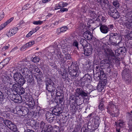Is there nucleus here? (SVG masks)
<instances>
[{
  "label": "nucleus",
  "mask_w": 132,
  "mask_h": 132,
  "mask_svg": "<svg viewBox=\"0 0 132 132\" xmlns=\"http://www.w3.org/2000/svg\"><path fill=\"white\" fill-rule=\"evenodd\" d=\"M115 107V106L114 104L112 102H109L106 108L108 112L113 117H117L119 114V110L118 109H116V111L117 112L113 111V109Z\"/></svg>",
  "instance_id": "obj_1"
},
{
  "label": "nucleus",
  "mask_w": 132,
  "mask_h": 132,
  "mask_svg": "<svg viewBox=\"0 0 132 132\" xmlns=\"http://www.w3.org/2000/svg\"><path fill=\"white\" fill-rule=\"evenodd\" d=\"M109 11L108 12L109 15L113 18L116 19L119 18V13L117 10L112 6L109 7Z\"/></svg>",
  "instance_id": "obj_2"
},
{
  "label": "nucleus",
  "mask_w": 132,
  "mask_h": 132,
  "mask_svg": "<svg viewBox=\"0 0 132 132\" xmlns=\"http://www.w3.org/2000/svg\"><path fill=\"white\" fill-rule=\"evenodd\" d=\"M4 122L5 125L11 130L14 132L17 131V128L16 126L11 121L9 120H4Z\"/></svg>",
  "instance_id": "obj_3"
},
{
  "label": "nucleus",
  "mask_w": 132,
  "mask_h": 132,
  "mask_svg": "<svg viewBox=\"0 0 132 132\" xmlns=\"http://www.w3.org/2000/svg\"><path fill=\"white\" fill-rule=\"evenodd\" d=\"M71 66L73 69L72 72H71V75L74 77H77L79 75V71L77 65L75 63H72Z\"/></svg>",
  "instance_id": "obj_4"
},
{
  "label": "nucleus",
  "mask_w": 132,
  "mask_h": 132,
  "mask_svg": "<svg viewBox=\"0 0 132 132\" xmlns=\"http://www.w3.org/2000/svg\"><path fill=\"white\" fill-rule=\"evenodd\" d=\"M76 97H79L81 96L82 98H83L84 97L87 96L88 95L87 93L85 92L82 90L80 88H77L76 90Z\"/></svg>",
  "instance_id": "obj_5"
},
{
  "label": "nucleus",
  "mask_w": 132,
  "mask_h": 132,
  "mask_svg": "<svg viewBox=\"0 0 132 132\" xmlns=\"http://www.w3.org/2000/svg\"><path fill=\"white\" fill-rule=\"evenodd\" d=\"M21 107L19 106H17L16 108V111L20 112V115L24 116L28 113V111H27V110H26L25 109L23 110V107H22L21 108L22 109L21 110Z\"/></svg>",
  "instance_id": "obj_6"
},
{
  "label": "nucleus",
  "mask_w": 132,
  "mask_h": 132,
  "mask_svg": "<svg viewBox=\"0 0 132 132\" xmlns=\"http://www.w3.org/2000/svg\"><path fill=\"white\" fill-rule=\"evenodd\" d=\"M92 48L91 47H87L86 48L84 49V54L86 56H89L92 54Z\"/></svg>",
  "instance_id": "obj_7"
},
{
  "label": "nucleus",
  "mask_w": 132,
  "mask_h": 132,
  "mask_svg": "<svg viewBox=\"0 0 132 132\" xmlns=\"http://www.w3.org/2000/svg\"><path fill=\"white\" fill-rule=\"evenodd\" d=\"M54 85H49L46 87V89L51 93V95L52 96L55 93V90L56 87L53 86Z\"/></svg>",
  "instance_id": "obj_8"
},
{
  "label": "nucleus",
  "mask_w": 132,
  "mask_h": 132,
  "mask_svg": "<svg viewBox=\"0 0 132 132\" xmlns=\"http://www.w3.org/2000/svg\"><path fill=\"white\" fill-rule=\"evenodd\" d=\"M84 37L88 40H90L92 39V36L91 33L89 31L85 32L83 35Z\"/></svg>",
  "instance_id": "obj_9"
},
{
  "label": "nucleus",
  "mask_w": 132,
  "mask_h": 132,
  "mask_svg": "<svg viewBox=\"0 0 132 132\" xmlns=\"http://www.w3.org/2000/svg\"><path fill=\"white\" fill-rule=\"evenodd\" d=\"M13 18L12 17L4 23L1 24L0 26V30L4 28L6 26L10 23L13 19Z\"/></svg>",
  "instance_id": "obj_10"
},
{
  "label": "nucleus",
  "mask_w": 132,
  "mask_h": 132,
  "mask_svg": "<svg viewBox=\"0 0 132 132\" xmlns=\"http://www.w3.org/2000/svg\"><path fill=\"white\" fill-rule=\"evenodd\" d=\"M100 29L101 31L104 34L107 33L109 31V28L106 26L101 25L100 27Z\"/></svg>",
  "instance_id": "obj_11"
},
{
  "label": "nucleus",
  "mask_w": 132,
  "mask_h": 132,
  "mask_svg": "<svg viewBox=\"0 0 132 132\" xmlns=\"http://www.w3.org/2000/svg\"><path fill=\"white\" fill-rule=\"evenodd\" d=\"M54 80H55V79L54 78H52L51 79L48 78H47L46 79V87H47V86L49 85H54V82L53 81Z\"/></svg>",
  "instance_id": "obj_12"
},
{
  "label": "nucleus",
  "mask_w": 132,
  "mask_h": 132,
  "mask_svg": "<svg viewBox=\"0 0 132 132\" xmlns=\"http://www.w3.org/2000/svg\"><path fill=\"white\" fill-rule=\"evenodd\" d=\"M124 24L127 28L130 27H132V20L130 19L129 20H126L124 22Z\"/></svg>",
  "instance_id": "obj_13"
},
{
  "label": "nucleus",
  "mask_w": 132,
  "mask_h": 132,
  "mask_svg": "<svg viewBox=\"0 0 132 132\" xmlns=\"http://www.w3.org/2000/svg\"><path fill=\"white\" fill-rule=\"evenodd\" d=\"M14 77L15 80L17 82L22 77V76L19 73L16 72L14 74Z\"/></svg>",
  "instance_id": "obj_14"
},
{
  "label": "nucleus",
  "mask_w": 132,
  "mask_h": 132,
  "mask_svg": "<svg viewBox=\"0 0 132 132\" xmlns=\"http://www.w3.org/2000/svg\"><path fill=\"white\" fill-rule=\"evenodd\" d=\"M9 60V58H6L0 63V69H2L5 65L8 63Z\"/></svg>",
  "instance_id": "obj_15"
},
{
  "label": "nucleus",
  "mask_w": 132,
  "mask_h": 132,
  "mask_svg": "<svg viewBox=\"0 0 132 132\" xmlns=\"http://www.w3.org/2000/svg\"><path fill=\"white\" fill-rule=\"evenodd\" d=\"M61 44L60 45H58V47L60 49V48L62 49H65L67 48V43H64V41H63L62 42Z\"/></svg>",
  "instance_id": "obj_16"
},
{
  "label": "nucleus",
  "mask_w": 132,
  "mask_h": 132,
  "mask_svg": "<svg viewBox=\"0 0 132 132\" xmlns=\"http://www.w3.org/2000/svg\"><path fill=\"white\" fill-rule=\"evenodd\" d=\"M125 124V122L123 121L119 120L116 123L117 128H119V127H123L124 126Z\"/></svg>",
  "instance_id": "obj_17"
},
{
  "label": "nucleus",
  "mask_w": 132,
  "mask_h": 132,
  "mask_svg": "<svg viewBox=\"0 0 132 132\" xmlns=\"http://www.w3.org/2000/svg\"><path fill=\"white\" fill-rule=\"evenodd\" d=\"M10 79V78L9 76H5L3 78V81L4 83L6 85H7L9 83Z\"/></svg>",
  "instance_id": "obj_18"
},
{
  "label": "nucleus",
  "mask_w": 132,
  "mask_h": 132,
  "mask_svg": "<svg viewBox=\"0 0 132 132\" xmlns=\"http://www.w3.org/2000/svg\"><path fill=\"white\" fill-rule=\"evenodd\" d=\"M80 44H81L84 48L87 45V41L84 39L81 38L80 41Z\"/></svg>",
  "instance_id": "obj_19"
},
{
  "label": "nucleus",
  "mask_w": 132,
  "mask_h": 132,
  "mask_svg": "<svg viewBox=\"0 0 132 132\" xmlns=\"http://www.w3.org/2000/svg\"><path fill=\"white\" fill-rule=\"evenodd\" d=\"M35 43V42L34 41H31L28 43H26L25 45L23 47L24 49L25 47H30L34 45Z\"/></svg>",
  "instance_id": "obj_20"
},
{
  "label": "nucleus",
  "mask_w": 132,
  "mask_h": 132,
  "mask_svg": "<svg viewBox=\"0 0 132 132\" xmlns=\"http://www.w3.org/2000/svg\"><path fill=\"white\" fill-rule=\"evenodd\" d=\"M68 29V28L66 26H65L62 27L60 29H57V31L59 33H60L61 32H64Z\"/></svg>",
  "instance_id": "obj_21"
},
{
  "label": "nucleus",
  "mask_w": 132,
  "mask_h": 132,
  "mask_svg": "<svg viewBox=\"0 0 132 132\" xmlns=\"http://www.w3.org/2000/svg\"><path fill=\"white\" fill-rule=\"evenodd\" d=\"M19 85L18 83L14 84L11 89L12 91L14 90L16 92L19 87Z\"/></svg>",
  "instance_id": "obj_22"
},
{
  "label": "nucleus",
  "mask_w": 132,
  "mask_h": 132,
  "mask_svg": "<svg viewBox=\"0 0 132 132\" xmlns=\"http://www.w3.org/2000/svg\"><path fill=\"white\" fill-rule=\"evenodd\" d=\"M21 72L25 76H27L28 75L29 72V69L26 68H24L21 69Z\"/></svg>",
  "instance_id": "obj_23"
},
{
  "label": "nucleus",
  "mask_w": 132,
  "mask_h": 132,
  "mask_svg": "<svg viewBox=\"0 0 132 132\" xmlns=\"http://www.w3.org/2000/svg\"><path fill=\"white\" fill-rule=\"evenodd\" d=\"M25 81L24 79L22 77L19 79V80L17 82H18L19 85L20 84V85H22L25 83Z\"/></svg>",
  "instance_id": "obj_24"
},
{
  "label": "nucleus",
  "mask_w": 132,
  "mask_h": 132,
  "mask_svg": "<svg viewBox=\"0 0 132 132\" xmlns=\"http://www.w3.org/2000/svg\"><path fill=\"white\" fill-rule=\"evenodd\" d=\"M21 96H19L18 97H16L15 98H13V100L15 102L19 103L21 102Z\"/></svg>",
  "instance_id": "obj_25"
},
{
  "label": "nucleus",
  "mask_w": 132,
  "mask_h": 132,
  "mask_svg": "<svg viewBox=\"0 0 132 132\" xmlns=\"http://www.w3.org/2000/svg\"><path fill=\"white\" fill-rule=\"evenodd\" d=\"M10 30L14 35L17 32L18 29L17 28L14 27L13 28L10 29Z\"/></svg>",
  "instance_id": "obj_26"
},
{
  "label": "nucleus",
  "mask_w": 132,
  "mask_h": 132,
  "mask_svg": "<svg viewBox=\"0 0 132 132\" xmlns=\"http://www.w3.org/2000/svg\"><path fill=\"white\" fill-rule=\"evenodd\" d=\"M58 4L60 9L66 7L68 5V4L67 3L62 2H60Z\"/></svg>",
  "instance_id": "obj_27"
},
{
  "label": "nucleus",
  "mask_w": 132,
  "mask_h": 132,
  "mask_svg": "<svg viewBox=\"0 0 132 132\" xmlns=\"http://www.w3.org/2000/svg\"><path fill=\"white\" fill-rule=\"evenodd\" d=\"M102 84V83L100 84L97 86V89L99 91H102L104 88V85H103Z\"/></svg>",
  "instance_id": "obj_28"
},
{
  "label": "nucleus",
  "mask_w": 132,
  "mask_h": 132,
  "mask_svg": "<svg viewBox=\"0 0 132 132\" xmlns=\"http://www.w3.org/2000/svg\"><path fill=\"white\" fill-rule=\"evenodd\" d=\"M36 67V65H30L29 66L28 68L29 70L31 72L33 73L35 67Z\"/></svg>",
  "instance_id": "obj_29"
},
{
  "label": "nucleus",
  "mask_w": 132,
  "mask_h": 132,
  "mask_svg": "<svg viewBox=\"0 0 132 132\" xmlns=\"http://www.w3.org/2000/svg\"><path fill=\"white\" fill-rule=\"evenodd\" d=\"M113 4V6L116 8H118L120 5L119 3L117 1H114Z\"/></svg>",
  "instance_id": "obj_30"
},
{
  "label": "nucleus",
  "mask_w": 132,
  "mask_h": 132,
  "mask_svg": "<svg viewBox=\"0 0 132 132\" xmlns=\"http://www.w3.org/2000/svg\"><path fill=\"white\" fill-rule=\"evenodd\" d=\"M28 102H29V104L31 106H34L35 105V103L34 101V100L32 98L28 100Z\"/></svg>",
  "instance_id": "obj_31"
},
{
  "label": "nucleus",
  "mask_w": 132,
  "mask_h": 132,
  "mask_svg": "<svg viewBox=\"0 0 132 132\" xmlns=\"http://www.w3.org/2000/svg\"><path fill=\"white\" fill-rule=\"evenodd\" d=\"M19 91L20 94H23L25 92V89L22 87H20L19 88Z\"/></svg>",
  "instance_id": "obj_32"
},
{
  "label": "nucleus",
  "mask_w": 132,
  "mask_h": 132,
  "mask_svg": "<svg viewBox=\"0 0 132 132\" xmlns=\"http://www.w3.org/2000/svg\"><path fill=\"white\" fill-rule=\"evenodd\" d=\"M43 21H41L39 20L38 21H34L33 23L35 25H40L42 24L43 23Z\"/></svg>",
  "instance_id": "obj_33"
},
{
  "label": "nucleus",
  "mask_w": 132,
  "mask_h": 132,
  "mask_svg": "<svg viewBox=\"0 0 132 132\" xmlns=\"http://www.w3.org/2000/svg\"><path fill=\"white\" fill-rule=\"evenodd\" d=\"M32 61L34 62H37L39 61V58L38 57L36 56L33 58Z\"/></svg>",
  "instance_id": "obj_34"
},
{
  "label": "nucleus",
  "mask_w": 132,
  "mask_h": 132,
  "mask_svg": "<svg viewBox=\"0 0 132 132\" xmlns=\"http://www.w3.org/2000/svg\"><path fill=\"white\" fill-rule=\"evenodd\" d=\"M55 128L53 129V128L51 127L49 128H47V130L48 132H57L56 130H55Z\"/></svg>",
  "instance_id": "obj_35"
},
{
  "label": "nucleus",
  "mask_w": 132,
  "mask_h": 132,
  "mask_svg": "<svg viewBox=\"0 0 132 132\" xmlns=\"http://www.w3.org/2000/svg\"><path fill=\"white\" fill-rule=\"evenodd\" d=\"M107 53L108 55L111 56V57H114V53L111 50H110L109 51L107 52Z\"/></svg>",
  "instance_id": "obj_36"
},
{
  "label": "nucleus",
  "mask_w": 132,
  "mask_h": 132,
  "mask_svg": "<svg viewBox=\"0 0 132 132\" xmlns=\"http://www.w3.org/2000/svg\"><path fill=\"white\" fill-rule=\"evenodd\" d=\"M4 97L2 92L0 94V103H2L4 100Z\"/></svg>",
  "instance_id": "obj_37"
},
{
  "label": "nucleus",
  "mask_w": 132,
  "mask_h": 132,
  "mask_svg": "<svg viewBox=\"0 0 132 132\" xmlns=\"http://www.w3.org/2000/svg\"><path fill=\"white\" fill-rule=\"evenodd\" d=\"M99 109L101 110L102 111L104 109L103 104L102 103H101L98 106Z\"/></svg>",
  "instance_id": "obj_38"
},
{
  "label": "nucleus",
  "mask_w": 132,
  "mask_h": 132,
  "mask_svg": "<svg viewBox=\"0 0 132 132\" xmlns=\"http://www.w3.org/2000/svg\"><path fill=\"white\" fill-rule=\"evenodd\" d=\"M6 35L7 36L9 37H11L13 35V34L12 33V32L11 33V32L10 31V30L9 31L7 32Z\"/></svg>",
  "instance_id": "obj_39"
},
{
  "label": "nucleus",
  "mask_w": 132,
  "mask_h": 132,
  "mask_svg": "<svg viewBox=\"0 0 132 132\" xmlns=\"http://www.w3.org/2000/svg\"><path fill=\"white\" fill-rule=\"evenodd\" d=\"M78 43L76 40H75L74 41L73 43V45L74 46H76L78 48Z\"/></svg>",
  "instance_id": "obj_40"
},
{
  "label": "nucleus",
  "mask_w": 132,
  "mask_h": 132,
  "mask_svg": "<svg viewBox=\"0 0 132 132\" xmlns=\"http://www.w3.org/2000/svg\"><path fill=\"white\" fill-rule=\"evenodd\" d=\"M90 15L91 17L93 18H94L97 16L96 14L93 11H92L91 12H90Z\"/></svg>",
  "instance_id": "obj_41"
},
{
  "label": "nucleus",
  "mask_w": 132,
  "mask_h": 132,
  "mask_svg": "<svg viewBox=\"0 0 132 132\" xmlns=\"http://www.w3.org/2000/svg\"><path fill=\"white\" fill-rule=\"evenodd\" d=\"M53 116V114L50 113H47L46 115V118L47 119H50L52 117L51 116Z\"/></svg>",
  "instance_id": "obj_42"
},
{
  "label": "nucleus",
  "mask_w": 132,
  "mask_h": 132,
  "mask_svg": "<svg viewBox=\"0 0 132 132\" xmlns=\"http://www.w3.org/2000/svg\"><path fill=\"white\" fill-rule=\"evenodd\" d=\"M39 71V70L38 68L37 67L36 65V67H35L34 72H33V73H35L36 72H38Z\"/></svg>",
  "instance_id": "obj_43"
},
{
  "label": "nucleus",
  "mask_w": 132,
  "mask_h": 132,
  "mask_svg": "<svg viewBox=\"0 0 132 132\" xmlns=\"http://www.w3.org/2000/svg\"><path fill=\"white\" fill-rule=\"evenodd\" d=\"M9 47V46H4L2 48V51H5Z\"/></svg>",
  "instance_id": "obj_44"
},
{
  "label": "nucleus",
  "mask_w": 132,
  "mask_h": 132,
  "mask_svg": "<svg viewBox=\"0 0 132 132\" xmlns=\"http://www.w3.org/2000/svg\"><path fill=\"white\" fill-rule=\"evenodd\" d=\"M45 125V123L43 122H41L40 125V127L42 129L44 127Z\"/></svg>",
  "instance_id": "obj_45"
},
{
  "label": "nucleus",
  "mask_w": 132,
  "mask_h": 132,
  "mask_svg": "<svg viewBox=\"0 0 132 132\" xmlns=\"http://www.w3.org/2000/svg\"><path fill=\"white\" fill-rule=\"evenodd\" d=\"M65 58L67 59H70L71 58V57L70 54H67L65 55Z\"/></svg>",
  "instance_id": "obj_46"
},
{
  "label": "nucleus",
  "mask_w": 132,
  "mask_h": 132,
  "mask_svg": "<svg viewBox=\"0 0 132 132\" xmlns=\"http://www.w3.org/2000/svg\"><path fill=\"white\" fill-rule=\"evenodd\" d=\"M59 6V4H57L55 5V6L54 7V9L55 10H57L58 9H60V8Z\"/></svg>",
  "instance_id": "obj_47"
},
{
  "label": "nucleus",
  "mask_w": 132,
  "mask_h": 132,
  "mask_svg": "<svg viewBox=\"0 0 132 132\" xmlns=\"http://www.w3.org/2000/svg\"><path fill=\"white\" fill-rule=\"evenodd\" d=\"M33 34L32 32L30 31L26 36V37H30Z\"/></svg>",
  "instance_id": "obj_48"
},
{
  "label": "nucleus",
  "mask_w": 132,
  "mask_h": 132,
  "mask_svg": "<svg viewBox=\"0 0 132 132\" xmlns=\"http://www.w3.org/2000/svg\"><path fill=\"white\" fill-rule=\"evenodd\" d=\"M68 10L67 8H64L63 9H61L60 10V11L62 12H63L64 11H67Z\"/></svg>",
  "instance_id": "obj_49"
},
{
  "label": "nucleus",
  "mask_w": 132,
  "mask_h": 132,
  "mask_svg": "<svg viewBox=\"0 0 132 132\" xmlns=\"http://www.w3.org/2000/svg\"><path fill=\"white\" fill-rule=\"evenodd\" d=\"M101 20L102 21H103V22H105V21L106 19L104 17L102 16Z\"/></svg>",
  "instance_id": "obj_50"
},
{
  "label": "nucleus",
  "mask_w": 132,
  "mask_h": 132,
  "mask_svg": "<svg viewBox=\"0 0 132 132\" xmlns=\"http://www.w3.org/2000/svg\"><path fill=\"white\" fill-rule=\"evenodd\" d=\"M61 22V21L60 20H59V21H56L54 23V24L55 25H57L59 23V22Z\"/></svg>",
  "instance_id": "obj_51"
},
{
  "label": "nucleus",
  "mask_w": 132,
  "mask_h": 132,
  "mask_svg": "<svg viewBox=\"0 0 132 132\" xmlns=\"http://www.w3.org/2000/svg\"><path fill=\"white\" fill-rule=\"evenodd\" d=\"M31 31L32 32V34H33L36 32V30H35V29H33Z\"/></svg>",
  "instance_id": "obj_52"
},
{
  "label": "nucleus",
  "mask_w": 132,
  "mask_h": 132,
  "mask_svg": "<svg viewBox=\"0 0 132 132\" xmlns=\"http://www.w3.org/2000/svg\"><path fill=\"white\" fill-rule=\"evenodd\" d=\"M98 2V3L100 5H101L102 3V0H96Z\"/></svg>",
  "instance_id": "obj_53"
},
{
  "label": "nucleus",
  "mask_w": 132,
  "mask_h": 132,
  "mask_svg": "<svg viewBox=\"0 0 132 132\" xmlns=\"http://www.w3.org/2000/svg\"><path fill=\"white\" fill-rule=\"evenodd\" d=\"M107 83V81L106 80L104 79V83L103 84V85H104V86Z\"/></svg>",
  "instance_id": "obj_54"
},
{
  "label": "nucleus",
  "mask_w": 132,
  "mask_h": 132,
  "mask_svg": "<svg viewBox=\"0 0 132 132\" xmlns=\"http://www.w3.org/2000/svg\"><path fill=\"white\" fill-rule=\"evenodd\" d=\"M1 17L0 18V21L2 20L4 17V15L3 14H2L0 15Z\"/></svg>",
  "instance_id": "obj_55"
},
{
  "label": "nucleus",
  "mask_w": 132,
  "mask_h": 132,
  "mask_svg": "<svg viewBox=\"0 0 132 132\" xmlns=\"http://www.w3.org/2000/svg\"><path fill=\"white\" fill-rule=\"evenodd\" d=\"M51 0H43V3H46L50 1Z\"/></svg>",
  "instance_id": "obj_56"
},
{
  "label": "nucleus",
  "mask_w": 132,
  "mask_h": 132,
  "mask_svg": "<svg viewBox=\"0 0 132 132\" xmlns=\"http://www.w3.org/2000/svg\"><path fill=\"white\" fill-rule=\"evenodd\" d=\"M112 36L114 37H118V35L117 34H112Z\"/></svg>",
  "instance_id": "obj_57"
},
{
  "label": "nucleus",
  "mask_w": 132,
  "mask_h": 132,
  "mask_svg": "<svg viewBox=\"0 0 132 132\" xmlns=\"http://www.w3.org/2000/svg\"><path fill=\"white\" fill-rule=\"evenodd\" d=\"M109 28H113V26L112 25H110L108 26Z\"/></svg>",
  "instance_id": "obj_58"
},
{
  "label": "nucleus",
  "mask_w": 132,
  "mask_h": 132,
  "mask_svg": "<svg viewBox=\"0 0 132 132\" xmlns=\"http://www.w3.org/2000/svg\"><path fill=\"white\" fill-rule=\"evenodd\" d=\"M120 128H116V130L118 132H120Z\"/></svg>",
  "instance_id": "obj_59"
},
{
  "label": "nucleus",
  "mask_w": 132,
  "mask_h": 132,
  "mask_svg": "<svg viewBox=\"0 0 132 132\" xmlns=\"http://www.w3.org/2000/svg\"><path fill=\"white\" fill-rule=\"evenodd\" d=\"M30 129H27L25 130L24 132H30Z\"/></svg>",
  "instance_id": "obj_60"
},
{
  "label": "nucleus",
  "mask_w": 132,
  "mask_h": 132,
  "mask_svg": "<svg viewBox=\"0 0 132 132\" xmlns=\"http://www.w3.org/2000/svg\"><path fill=\"white\" fill-rule=\"evenodd\" d=\"M124 72H125L124 71H123V72L122 73V76L123 77H124V76H125L124 75Z\"/></svg>",
  "instance_id": "obj_61"
},
{
  "label": "nucleus",
  "mask_w": 132,
  "mask_h": 132,
  "mask_svg": "<svg viewBox=\"0 0 132 132\" xmlns=\"http://www.w3.org/2000/svg\"><path fill=\"white\" fill-rule=\"evenodd\" d=\"M120 51V52H121V50H120V49H119L118 50H116V51H115V53H116V52H117V53H118V51Z\"/></svg>",
  "instance_id": "obj_62"
},
{
  "label": "nucleus",
  "mask_w": 132,
  "mask_h": 132,
  "mask_svg": "<svg viewBox=\"0 0 132 132\" xmlns=\"http://www.w3.org/2000/svg\"><path fill=\"white\" fill-rule=\"evenodd\" d=\"M29 5L28 4H27V5H25L24 6V8H25L26 7H28L29 6Z\"/></svg>",
  "instance_id": "obj_63"
},
{
  "label": "nucleus",
  "mask_w": 132,
  "mask_h": 132,
  "mask_svg": "<svg viewBox=\"0 0 132 132\" xmlns=\"http://www.w3.org/2000/svg\"><path fill=\"white\" fill-rule=\"evenodd\" d=\"M129 35L132 37V32Z\"/></svg>",
  "instance_id": "obj_64"
}]
</instances>
